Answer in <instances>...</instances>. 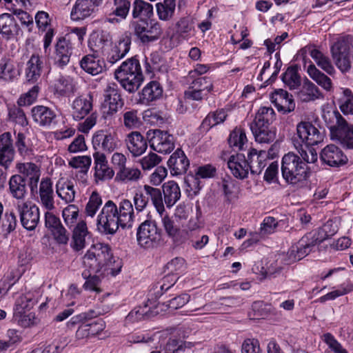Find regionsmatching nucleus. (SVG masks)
<instances>
[{
    "label": "nucleus",
    "mask_w": 353,
    "mask_h": 353,
    "mask_svg": "<svg viewBox=\"0 0 353 353\" xmlns=\"http://www.w3.org/2000/svg\"><path fill=\"white\" fill-rule=\"evenodd\" d=\"M227 117L225 111L223 109L210 112L203 119L201 127L206 130L223 123Z\"/></svg>",
    "instance_id": "nucleus-46"
},
{
    "label": "nucleus",
    "mask_w": 353,
    "mask_h": 353,
    "mask_svg": "<svg viewBox=\"0 0 353 353\" xmlns=\"http://www.w3.org/2000/svg\"><path fill=\"white\" fill-rule=\"evenodd\" d=\"M14 150L11 133L4 132L0 135V165L7 170L12 163Z\"/></svg>",
    "instance_id": "nucleus-19"
},
{
    "label": "nucleus",
    "mask_w": 353,
    "mask_h": 353,
    "mask_svg": "<svg viewBox=\"0 0 353 353\" xmlns=\"http://www.w3.org/2000/svg\"><path fill=\"white\" fill-rule=\"evenodd\" d=\"M134 34L143 44L157 41L163 34L161 24L154 20H139L131 23Z\"/></svg>",
    "instance_id": "nucleus-12"
},
{
    "label": "nucleus",
    "mask_w": 353,
    "mask_h": 353,
    "mask_svg": "<svg viewBox=\"0 0 353 353\" xmlns=\"http://www.w3.org/2000/svg\"><path fill=\"white\" fill-rule=\"evenodd\" d=\"M74 44L68 37H59L54 46L53 53L54 64L60 68L66 66L74 54Z\"/></svg>",
    "instance_id": "nucleus-15"
},
{
    "label": "nucleus",
    "mask_w": 353,
    "mask_h": 353,
    "mask_svg": "<svg viewBox=\"0 0 353 353\" xmlns=\"http://www.w3.org/2000/svg\"><path fill=\"white\" fill-rule=\"evenodd\" d=\"M21 225L27 230H34L39 222V209L29 201H17L14 204Z\"/></svg>",
    "instance_id": "nucleus-13"
},
{
    "label": "nucleus",
    "mask_w": 353,
    "mask_h": 353,
    "mask_svg": "<svg viewBox=\"0 0 353 353\" xmlns=\"http://www.w3.org/2000/svg\"><path fill=\"white\" fill-rule=\"evenodd\" d=\"M123 104L121 95L114 85H109L106 90V95L103 104V114H106V117L112 115L122 107Z\"/></svg>",
    "instance_id": "nucleus-26"
},
{
    "label": "nucleus",
    "mask_w": 353,
    "mask_h": 353,
    "mask_svg": "<svg viewBox=\"0 0 353 353\" xmlns=\"http://www.w3.org/2000/svg\"><path fill=\"white\" fill-rule=\"evenodd\" d=\"M270 100L279 111L284 113L290 112L295 108L292 96L283 89L274 90L270 95Z\"/></svg>",
    "instance_id": "nucleus-23"
},
{
    "label": "nucleus",
    "mask_w": 353,
    "mask_h": 353,
    "mask_svg": "<svg viewBox=\"0 0 353 353\" xmlns=\"http://www.w3.org/2000/svg\"><path fill=\"white\" fill-rule=\"evenodd\" d=\"M193 29V23L188 17L180 19L176 25V32L184 38L189 35Z\"/></svg>",
    "instance_id": "nucleus-63"
},
{
    "label": "nucleus",
    "mask_w": 353,
    "mask_h": 353,
    "mask_svg": "<svg viewBox=\"0 0 353 353\" xmlns=\"http://www.w3.org/2000/svg\"><path fill=\"white\" fill-rule=\"evenodd\" d=\"M118 208V216L120 219L122 228H130L132 227L134 212L132 202L128 199H123Z\"/></svg>",
    "instance_id": "nucleus-32"
},
{
    "label": "nucleus",
    "mask_w": 353,
    "mask_h": 353,
    "mask_svg": "<svg viewBox=\"0 0 353 353\" xmlns=\"http://www.w3.org/2000/svg\"><path fill=\"white\" fill-rule=\"evenodd\" d=\"M88 234L85 221H79L73 230L70 246L75 251H79L85 246V237Z\"/></svg>",
    "instance_id": "nucleus-37"
},
{
    "label": "nucleus",
    "mask_w": 353,
    "mask_h": 353,
    "mask_svg": "<svg viewBox=\"0 0 353 353\" xmlns=\"http://www.w3.org/2000/svg\"><path fill=\"white\" fill-rule=\"evenodd\" d=\"M108 42L104 34H97L91 36L88 46L93 54L84 56L80 61L81 68L85 72L93 76L103 72L104 64L99 57L103 53L104 46Z\"/></svg>",
    "instance_id": "nucleus-4"
},
{
    "label": "nucleus",
    "mask_w": 353,
    "mask_h": 353,
    "mask_svg": "<svg viewBox=\"0 0 353 353\" xmlns=\"http://www.w3.org/2000/svg\"><path fill=\"white\" fill-rule=\"evenodd\" d=\"M92 143L95 148L99 147L108 152H112L117 145L115 135L104 130L95 132L92 137Z\"/></svg>",
    "instance_id": "nucleus-30"
},
{
    "label": "nucleus",
    "mask_w": 353,
    "mask_h": 353,
    "mask_svg": "<svg viewBox=\"0 0 353 353\" xmlns=\"http://www.w3.org/2000/svg\"><path fill=\"white\" fill-rule=\"evenodd\" d=\"M115 79L130 93L136 92L143 81L139 61L136 57L128 59L114 71Z\"/></svg>",
    "instance_id": "nucleus-2"
},
{
    "label": "nucleus",
    "mask_w": 353,
    "mask_h": 353,
    "mask_svg": "<svg viewBox=\"0 0 353 353\" xmlns=\"http://www.w3.org/2000/svg\"><path fill=\"white\" fill-rule=\"evenodd\" d=\"M275 119V112L271 107H261L250 124L270 125Z\"/></svg>",
    "instance_id": "nucleus-49"
},
{
    "label": "nucleus",
    "mask_w": 353,
    "mask_h": 353,
    "mask_svg": "<svg viewBox=\"0 0 353 353\" xmlns=\"http://www.w3.org/2000/svg\"><path fill=\"white\" fill-rule=\"evenodd\" d=\"M297 97L303 102H310L322 98L323 94L314 83L306 79L297 92Z\"/></svg>",
    "instance_id": "nucleus-35"
},
{
    "label": "nucleus",
    "mask_w": 353,
    "mask_h": 353,
    "mask_svg": "<svg viewBox=\"0 0 353 353\" xmlns=\"http://www.w3.org/2000/svg\"><path fill=\"white\" fill-rule=\"evenodd\" d=\"M56 192L58 196L66 203L73 202L76 195L73 182L63 178L57 182Z\"/></svg>",
    "instance_id": "nucleus-36"
},
{
    "label": "nucleus",
    "mask_w": 353,
    "mask_h": 353,
    "mask_svg": "<svg viewBox=\"0 0 353 353\" xmlns=\"http://www.w3.org/2000/svg\"><path fill=\"white\" fill-rule=\"evenodd\" d=\"M62 216L65 224L72 227L77 223L79 216V209L75 205H69L62 212Z\"/></svg>",
    "instance_id": "nucleus-60"
},
{
    "label": "nucleus",
    "mask_w": 353,
    "mask_h": 353,
    "mask_svg": "<svg viewBox=\"0 0 353 353\" xmlns=\"http://www.w3.org/2000/svg\"><path fill=\"white\" fill-rule=\"evenodd\" d=\"M43 68L41 57L38 54H32L26 63V78L28 81L34 83L41 77Z\"/></svg>",
    "instance_id": "nucleus-33"
},
{
    "label": "nucleus",
    "mask_w": 353,
    "mask_h": 353,
    "mask_svg": "<svg viewBox=\"0 0 353 353\" xmlns=\"http://www.w3.org/2000/svg\"><path fill=\"white\" fill-rule=\"evenodd\" d=\"M31 115L33 121L41 127H49L57 117L54 110L41 105L34 106Z\"/></svg>",
    "instance_id": "nucleus-29"
},
{
    "label": "nucleus",
    "mask_w": 353,
    "mask_h": 353,
    "mask_svg": "<svg viewBox=\"0 0 353 353\" xmlns=\"http://www.w3.org/2000/svg\"><path fill=\"white\" fill-rule=\"evenodd\" d=\"M40 91L39 85H34L27 92L22 94L17 101L20 106L30 105L32 104L37 99Z\"/></svg>",
    "instance_id": "nucleus-58"
},
{
    "label": "nucleus",
    "mask_w": 353,
    "mask_h": 353,
    "mask_svg": "<svg viewBox=\"0 0 353 353\" xmlns=\"http://www.w3.org/2000/svg\"><path fill=\"white\" fill-rule=\"evenodd\" d=\"M200 183L199 179L196 175L185 177V190L190 196H195L198 194L201 188Z\"/></svg>",
    "instance_id": "nucleus-61"
},
{
    "label": "nucleus",
    "mask_w": 353,
    "mask_h": 353,
    "mask_svg": "<svg viewBox=\"0 0 353 353\" xmlns=\"http://www.w3.org/2000/svg\"><path fill=\"white\" fill-rule=\"evenodd\" d=\"M156 6L159 18L163 21H168L174 15L176 3L175 0H164L162 3H158Z\"/></svg>",
    "instance_id": "nucleus-47"
},
{
    "label": "nucleus",
    "mask_w": 353,
    "mask_h": 353,
    "mask_svg": "<svg viewBox=\"0 0 353 353\" xmlns=\"http://www.w3.org/2000/svg\"><path fill=\"white\" fill-rule=\"evenodd\" d=\"M308 75L316 83L327 91H330L332 88L331 79L325 74L319 71L314 65L310 64L307 68Z\"/></svg>",
    "instance_id": "nucleus-44"
},
{
    "label": "nucleus",
    "mask_w": 353,
    "mask_h": 353,
    "mask_svg": "<svg viewBox=\"0 0 353 353\" xmlns=\"http://www.w3.org/2000/svg\"><path fill=\"white\" fill-rule=\"evenodd\" d=\"M248 142L245 132L241 128H235L228 138V143L234 150H241Z\"/></svg>",
    "instance_id": "nucleus-45"
},
{
    "label": "nucleus",
    "mask_w": 353,
    "mask_h": 353,
    "mask_svg": "<svg viewBox=\"0 0 353 353\" xmlns=\"http://www.w3.org/2000/svg\"><path fill=\"white\" fill-rule=\"evenodd\" d=\"M320 158L323 163L331 167H339L347 162V157L343 150L335 145H328L321 152Z\"/></svg>",
    "instance_id": "nucleus-17"
},
{
    "label": "nucleus",
    "mask_w": 353,
    "mask_h": 353,
    "mask_svg": "<svg viewBox=\"0 0 353 353\" xmlns=\"http://www.w3.org/2000/svg\"><path fill=\"white\" fill-rule=\"evenodd\" d=\"M19 26L12 15L5 13L0 15V34L10 39L17 34Z\"/></svg>",
    "instance_id": "nucleus-41"
},
{
    "label": "nucleus",
    "mask_w": 353,
    "mask_h": 353,
    "mask_svg": "<svg viewBox=\"0 0 353 353\" xmlns=\"http://www.w3.org/2000/svg\"><path fill=\"white\" fill-rule=\"evenodd\" d=\"M150 147L159 153H170L174 148V138L167 131L149 130L147 133Z\"/></svg>",
    "instance_id": "nucleus-14"
},
{
    "label": "nucleus",
    "mask_w": 353,
    "mask_h": 353,
    "mask_svg": "<svg viewBox=\"0 0 353 353\" xmlns=\"http://www.w3.org/2000/svg\"><path fill=\"white\" fill-rule=\"evenodd\" d=\"M92 110V97L90 94L77 97L72 104V116L76 121L84 119Z\"/></svg>",
    "instance_id": "nucleus-25"
},
{
    "label": "nucleus",
    "mask_w": 353,
    "mask_h": 353,
    "mask_svg": "<svg viewBox=\"0 0 353 353\" xmlns=\"http://www.w3.org/2000/svg\"><path fill=\"white\" fill-rule=\"evenodd\" d=\"M246 159L251 174L259 175L268 165V157L265 151H258L252 148L249 150Z\"/></svg>",
    "instance_id": "nucleus-20"
},
{
    "label": "nucleus",
    "mask_w": 353,
    "mask_h": 353,
    "mask_svg": "<svg viewBox=\"0 0 353 353\" xmlns=\"http://www.w3.org/2000/svg\"><path fill=\"white\" fill-rule=\"evenodd\" d=\"M324 130L318 128L309 121H301L296 125V134L294 135L292 141L296 149L303 145L306 147L317 145L323 141Z\"/></svg>",
    "instance_id": "nucleus-9"
},
{
    "label": "nucleus",
    "mask_w": 353,
    "mask_h": 353,
    "mask_svg": "<svg viewBox=\"0 0 353 353\" xmlns=\"http://www.w3.org/2000/svg\"><path fill=\"white\" fill-rule=\"evenodd\" d=\"M228 166L236 178L244 179L248 177L250 172L249 165L243 154L232 155L228 161Z\"/></svg>",
    "instance_id": "nucleus-27"
},
{
    "label": "nucleus",
    "mask_w": 353,
    "mask_h": 353,
    "mask_svg": "<svg viewBox=\"0 0 353 353\" xmlns=\"http://www.w3.org/2000/svg\"><path fill=\"white\" fill-rule=\"evenodd\" d=\"M190 83L192 88L199 89L200 91L208 94L213 90V84L211 79L208 77H195Z\"/></svg>",
    "instance_id": "nucleus-57"
},
{
    "label": "nucleus",
    "mask_w": 353,
    "mask_h": 353,
    "mask_svg": "<svg viewBox=\"0 0 353 353\" xmlns=\"http://www.w3.org/2000/svg\"><path fill=\"white\" fill-rule=\"evenodd\" d=\"M162 225L167 235L171 238L175 243H179V234L180 229L175 224L174 220L168 215L162 216Z\"/></svg>",
    "instance_id": "nucleus-51"
},
{
    "label": "nucleus",
    "mask_w": 353,
    "mask_h": 353,
    "mask_svg": "<svg viewBox=\"0 0 353 353\" xmlns=\"http://www.w3.org/2000/svg\"><path fill=\"white\" fill-rule=\"evenodd\" d=\"M141 171L136 168L123 167L117 173V178L121 181H136L140 178Z\"/></svg>",
    "instance_id": "nucleus-59"
},
{
    "label": "nucleus",
    "mask_w": 353,
    "mask_h": 353,
    "mask_svg": "<svg viewBox=\"0 0 353 353\" xmlns=\"http://www.w3.org/2000/svg\"><path fill=\"white\" fill-rule=\"evenodd\" d=\"M163 93V89L157 81H150L142 90L140 95V101L143 104H148L150 102L159 99Z\"/></svg>",
    "instance_id": "nucleus-39"
},
{
    "label": "nucleus",
    "mask_w": 353,
    "mask_h": 353,
    "mask_svg": "<svg viewBox=\"0 0 353 353\" xmlns=\"http://www.w3.org/2000/svg\"><path fill=\"white\" fill-rule=\"evenodd\" d=\"M125 142L128 151L134 157L142 155L148 148L147 140L139 132L129 133Z\"/></svg>",
    "instance_id": "nucleus-24"
},
{
    "label": "nucleus",
    "mask_w": 353,
    "mask_h": 353,
    "mask_svg": "<svg viewBox=\"0 0 353 353\" xmlns=\"http://www.w3.org/2000/svg\"><path fill=\"white\" fill-rule=\"evenodd\" d=\"M168 165L172 175H181L186 173L190 166V161L181 149H177L170 157Z\"/></svg>",
    "instance_id": "nucleus-22"
},
{
    "label": "nucleus",
    "mask_w": 353,
    "mask_h": 353,
    "mask_svg": "<svg viewBox=\"0 0 353 353\" xmlns=\"http://www.w3.org/2000/svg\"><path fill=\"white\" fill-rule=\"evenodd\" d=\"M113 7L105 19V22L117 25L125 20L130 14L132 0H112Z\"/></svg>",
    "instance_id": "nucleus-16"
},
{
    "label": "nucleus",
    "mask_w": 353,
    "mask_h": 353,
    "mask_svg": "<svg viewBox=\"0 0 353 353\" xmlns=\"http://www.w3.org/2000/svg\"><path fill=\"white\" fill-rule=\"evenodd\" d=\"M19 76L14 62L10 58L3 57L0 60V81L10 83L14 81Z\"/></svg>",
    "instance_id": "nucleus-38"
},
{
    "label": "nucleus",
    "mask_w": 353,
    "mask_h": 353,
    "mask_svg": "<svg viewBox=\"0 0 353 353\" xmlns=\"http://www.w3.org/2000/svg\"><path fill=\"white\" fill-rule=\"evenodd\" d=\"M250 130L256 142L269 143L276 138V128L270 125L250 124Z\"/></svg>",
    "instance_id": "nucleus-31"
},
{
    "label": "nucleus",
    "mask_w": 353,
    "mask_h": 353,
    "mask_svg": "<svg viewBox=\"0 0 353 353\" xmlns=\"http://www.w3.org/2000/svg\"><path fill=\"white\" fill-rule=\"evenodd\" d=\"M131 43L132 34L129 32H125L112 47L123 58L130 51Z\"/></svg>",
    "instance_id": "nucleus-52"
},
{
    "label": "nucleus",
    "mask_w": 353,
    "mask_h": 353,
    "mask_svg": "<svg viewBox=\"0 0 353 353\" xmlns=\"http://www.w3.org/2000/svg\"><path fill=\"white\" fill-rule=\"evenodd\" d=\"M340 109L345 114H353V94L348 89H344L340 99Z\"/></svg>",
    "instance_id": "nucleus-56"
},
{
    "label": "nucleus",
    "mask_w": 353,
    "mask_h": 353,
    "mask_svg": "<svg viewBox=\"0 0 353 353\" xmlns=\"http://www.w3.org/2000/svg\"><path fill=\"white\" fill-rule=\"evenodd\" d=\"M132 16L133 19L142 17L150 18L153 15V6L143 0H134L132 3Z\"/></svg>",
    "instance_id": "nucleus-43"
},
{
    "label": "nucleus",
    "mask_w": 353,
    "mask_h": 353,
    "mask_svg": "<svg viewBox=\"0 0 353 353\" xmlns=\"http://www.w3.org/2000/svg\"><path fill=\"white\" fill-rule=\"evenodd\" d=\"M17 168L28 179L31 193H37L38 183L41 175L39 168L36 164L28 162L18 163Z\"/></svg>",
    "instance_id": "nucleus-21"
},
{
    "label": "nucleus",
    "mask_w": 353,
    "mask_h": 353,
    "mask_svg": "<svg viewBox=\"0 0 353 353\" xmlns=\"http://www.w3.org/2000/svg\"><path fill=\"white\" fill-rule=\"evenodd\" d=\"M101 205V196L97 191L92 192L85 205V213L86 216L93 218Z\"/></svg>",
    "instance_id": "nucleus-54"
},
{
    "label": "nucleus",
    "mask_w": 353,
    "mask_h": 353,
    "mask_svg": "<svg viewBox=\"0 0 353 353\" xmlns=\"http://www.w3.org/2000/svg\"><path fill=\"white\" fill-rule=\"evenodd\" d=\"M112 260V254L110 247L103 243H97L91 246L83 256V265L92 273H98L108 266Z\"/></svg>",
    "instance_id": "nucleus-6"
},
{
    "label": "nucleus",
    "mask_w": 353,
    "mask_h": 353,
    "mask_svg": "<svg viewBox=\"0 0 353 353\" xmlns=\"http://www.w3.org/2000/svg\"><path fill=\"white\" fill-rule=\"evenodd\" d=\"M101 1L102 0H77L70 12L71 19L80 21L89 17Z\"/></svg>",
    "instance_id": "nucleus-18"
},
{
    "label": "nucleus",
    "mask_w": 353,
    "mask_h": 353,
    "mask_svg": "<svg viewBox=\"0 0 353 353\" xmlns=\"http://www.w3.org/2000/svg\"><path fill=\"white\" fill-rule=\"evenodd\" d=\"M323 118L327 124L332 139L344 141L353 148V125L349 126L339 111H328Z\"/></svg>",
    "instance_id": "nucleus-5"
},
{
    "label": "nucleus",
    "mask_w": 353,
    "mask_h": 353,
    "mask_svg": "<svg viewBox=\"0 0 353 353\" xmlns=\"http://www.w3.org/2000/svg\"><path fill=\"white\" fill-rule=\"evenodd\" d=\"M143 192L145 196H146V198H148V202L150 199L157 211L162 216L165 212V208L161 190L148 185H145L143 186Z\"/></svg>",
    "instance_id": "nucleus-42"
},
{
    "label": "nucleus",
    "mask_w": 353,
    "mask_h": 353,
    "mask_svg": "<svg viewBox=\"0 0 353 353\" xmlns=\"http://www.w3.org/2000/svg\"><path fill=\"white\" fill-rule=\"evenodd\" d=\"M9 192L17 201H24L27 194L25 179L20 174L12 175L9 180Z\"/></svg>",
    "instance_id": "nucleus-34"
},
{
    "label": "nucleus",
    "mask_w": 353,
    "mask_h": 353,
    "mask_svg": "<svg viewBox=\"0 0 353 353\" xmlns=\"http://www.w3.org/2000/svg\"><path fill=\"white\" fill-rule=\"evenodd\" d=\"M82 276L86 279L83 285V288L85 290L95 292L96 293H100L101 292V290L99 287L101 279L98 276H91V274L89 273V272L84 271L82 273Z\"/></svg>",
    "instance_id": "nucleus-55"
},
{
    "label": "nucleus",
    "mask_w": 353,
    "mask_h": 353,
    "mask_svg": "<svg viewBox=\"0 0 353 353\" xmlns=\"http://www.w3.org/2000/svg\"><path fill=\"white\" fill-rule=\"evenodd\" d=\"M162 188L165 203L168 208H171L181 197L180 188L174 181L165 183Z\"/></svg>",
    "instance_id": "nucleus-40"
},
{
    "label": "nucleus",
    "mask_w": 353,
    "mask_h": 353,
    "mask_svg": "<svg viewBox=\"0 0 353 353\" xmlns=\"http://www.w3.org/2000/svg\"><path fill=\"white\" fill-rule=\"evenodd\" d=\"M34 301L29 294L20 296L14 305L13 321L21 327H30L36 325L39 319L30 309L34 305Z\"/></svg>",
    "instance_id": "nucleus-11"
},
{
    "label": "nucleus",
    "mask_w": 353,
    "mask_h": 353,
    "mask_svg": "<svg viewBox=\"0 0 353 353\" xmlns=\"http://www.w3.org/2000/svg\"><path fill=\"white\" fill-rule=\"evenodd\" d=\"M97 226L101 232L111 235L114 234L121 227L118 208L112 201L108 200L103 205L97 216Z\"/></svg>",
    "instance_id": "nucleus-10"
},
{
    "label": "nucleus",
    "mask_w": 353,
    "mask_h": 353,
    "mask_svg": "<svg viewBox=\"0 0 353 353\" xmlns=\"http://www.w3.org/2000/svg\"><path fill=\"white\" fill-rule=\"evenodd\" d=\"M308 162L305 157H301L293 152L285 154L281 161V173L284 180L289 184L298 185L306 181L310 175Z\"/></svg>",
    "instance_id": "nucleus-1"
},
{
    "label": "nucleus",
    "mask_w": 353,
    "mask_h": 353,
    "mask_svg": "<svg viewBox=\"0 0 353 353\" xmlns=\"http://www.w3.org/2000/svg\"><path fill=\"white\" fill-rule=\"evenodd\" d=\"M0 223H1V226L5 231L10 233L16 229L18 221L17 216L14 212L7 211L5 213L4 217L2 219L1 221H0Z\"/></svg>",
    "instance_id": "nucleus-62"
},
{
    "label": "nucleus",
    "mask_w": 353,
    "mask_h": 353,
    "mask_svg": "<svg viewBox=\"0 0 353 353\" xmlns=\"http://www.w3.org/2000/svg\"><path fill=\"white\" fill-rule=\"evenodd\" d=\"M311 57L314 60L319 67L328 74L332 75L335 72V69L330 59L318 50H312L310 52Z\"/></svg>",
    "instance_id": "nucleus-48"
},
{
    "label": "nucleus",
    "mask_w": 353,
    "mask_h": 353,
    "mask_svg": "<svg viewBox=\"0 0 353 353\" xmlns=\"http://www.w3.org/2000/svg\"><path fill=\"white\" fill-rule=\"evenodd\" d=\"M8 116L12 121L21 126L28 125V121L23 110L18 107L14 106L9 108Z\"/></svg>",
    "instance_id": "nucleus-64"
},
{
    "label": "nucleus",
    "mask_w": 353,
    "mask_h": 353,
    "mask_svg": "<svg viewBox=\"0 0 353 353\" xmlns=\"http://www.w3.org/2000/svg\"><path fill=\"white\" fill-rule=\"evenodd\" d=\"M332 59L336 67L343 73L348 72L353 63V37H340L331 46Z\"/></svg>",
    "instance_id": "nucleus-7"
},
{
    "label": "nucleus",
    "mask_w": 353,
    "mask_h": 353,
    "mask_svg": "<svg viewBox=\"0 0 353 353\" xmlns=\"http://www.w3.org/2000/svg\"><path fill=\"white\" fill-rule=\"evenodd\" d=\"M39 203L48 211L55 208L52 182L50 179H42L39 189Z\"/></svg>",
    "instance_id": "nucleus-28"
},
{
    "label": "nucleus",
    "mask_w": 353,
    "mask_h": 353,
    "mask_svg": "<svg viewBox=\"0 0 353 353\" xmlns=\"http://www.w3.org/2000/svg\"><path fill=\"white\" fill-rule=\"evenodd\" d=\"M137 241L139 246L151 249L163 245L161 230L156 221L151 219L142 222L137 230Z\"/></svg>",
    "instance_id": "nucleus-8"
},
{
    "label": "nucleus",
    "mask_w": 353,
    "mask_h": 353,
    "mask_svg": "<svg viewBox=\"0 0 353 353\" xmlns=\"http://www.w3.org/2000/svg\"><path fill=\"white\" fill-rule=\"evenodd\" d=\"M282 81L290 90L301 85V77L296 67H289L282 75Z\"/></svg>",
    "instance_id": "nucleus-50"
},
{
    "label": "nucleus",
    "mask_w": 353,
    "mask_h": 353,
    "mask_svg": "<svg viewBox=\"0 0 353 353\" xmlns=\"http://www.w3.org/2000/svg\"><path fill=\"white\" fill-rule=\"evenodd\" d=\"M330 238L326 234V228H319L315 232L307 233L296 243L292 245L283 261L285 264H291L306 256L315 245Z\"/></svg>",
    "instance_id": "nucleus-3"
},
{
    "label": "nucleus",
    "mask_w": 353,
    "mask_h": 353,
    "mask_svg": "<svg viewBox=\"0 0 353 353\" xmlns=\"http://www.w3.org/2000/svg\"><path fill=\"white\" fill-rule=\"evenodd\" d=\"M74 88L73 81L69 77L60 76L54 83L56 92L61 96L73 92Z\"/></svg>",
    "instance_id": "nucleus-53"
}]
</instances>
